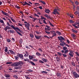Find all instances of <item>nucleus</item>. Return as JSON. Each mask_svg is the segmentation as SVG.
<instances>
[{"label": "nucleus", "mask_w": 79, "mask_h": 79, "mask_svg": "<svg viewBox=\"0 0 79 79\" xmlns=\"http://www.w3.org/2000/svg\"><path fill=\"white\" fill-rule=\"evenodd\" d=\"M46 26L47 27H46L45 28V32L46 34H50V32H49V31H50L51 28L47 25H46Z\"/></svg>", "instance_id": "1"}, {"label": "nucleus", "mask_w": 79, "mask_h": 79, "mask_svg": "<svg viewBox=\"0 0 79 79\" xmlns=\"http://www.w3.org/2000/svg\"><path fill=\"white\" fill-rule=\"evenodd\" d=\"M23 62H19V64L17 67H15L14 68L15 69H20L22 68V65H23Z\"/></svg>", "instance_id": "2"}, {"label": "nucleus", "mask_w": 79, "mask_h": 79, "mask_svg": "<svg viewBox=\"0 0 79 79\" xmlns=\"http://www.w3.org/2000/svg\"><path fill=\"white\" fill-rule=\"evenodd\" d=\"M24 23H26L24 24L25 26L27 28V30L29 31V27H30V24L29 23H27V22H24Z\"/></svg>", "instance_id": "3"}, {"label": "nucleus", "mask_w": 79, "mask_h": 79, "mask_svg": "<svg viewBox=\"0 0 79 79\" xmlns=\"http://www.w3.org/2000/svg\"><path fill=\"white\" fill-rule=\"evenodd\" d=\"M58 11H60V9L58 8L55 9L52 12V13L53 15H56V13L59 15V13Z\"/></svg>", "instance_id": "4"}, {"label": "nucleus", "mask_w": 79, "mask_h": 79, "mask_svg": "<svg viewBox=\"0 0 79 79\" xmlns=\"http://www.w3.org/2000/svg\"><path fill=\"white\" fill-rule=\"evenodd\" d=\"M73 76L75 78H78V77L79 78V75L76 72H74L73 73Z\"/></svg>", "instance_id": "5"}, {"label": "nucleus", "mask_w": 79, "mask_h": 79, "mask_svg": "<svg viewBox=\"0 0 79 79\" xmlns=\"http://www.w3.org/2000/svg\"><path fill=\"white\" fill-rule=\"evenodd\" d=\"M17 56H19V58H21L22 60H24V56H23V55L21 54H19V53H18V54H17Z\"/></svg>", "instance_id": "6"}, {"label": "nucleus", "mask_w": 79, "mask_h": 79, "mask_svg": "<svg viewBox=\"0 0 79 79\" xmlns=\"http://www.w3.org/2000/svg\"><path fill=\"white\" fill-rule=\"evenodd\" d=\"M11 28H12L13 29H14L16 31H17V30H18L19 31H20V29L18 27H15L14 26V25L12 26Z\"/></svg>", "instance_id": "7"}, {"label": "nucleus", "mask_w": 79, "mask_h": 79, "mask_svg": "<svg viewBox=\"0 0 79 79\" xmlns=\"http://www.w3.org/2000/svg\"><path fill=\"white\" fill-rule=\"evenodd\" d=\"M69 55L71 57H73V55H74L73 51L70 50V52L69 53Z\"/></svg>", "instance_id": "8"}, {"label": "nucleus", "mask_w": 79, "mask_h": 79, "mask_svg": "<svg viewBox=\"0 0 79 79\" xmlns=\"http://www.w3.org/2000/svg\"><path fill=\"white\" fill-rule=\"evenodd\" d=\"M58 38L59 40H65V39L63 37L61 36H60V37H58Z\"/></svg>", "instance_id": "9"}, {"label": "nucleus", "mask_w": 79, "mask_h": 79, "mask_svg": "<svg viewBox=\"0 0 79 79\" xmlns=\"http://www.w3.org/2000/svg\"><path fill=\"white\" fill-rule=\"evenodd\" d=\"M28 5V6H31L30 4L29 3H27V2H23V6H24L25 5Z\"/></svg>", "instance_id": "10"}, {"label": "nucleus", "mask_w": 79, "mask_h": 79, "mask_svg": "<svg viewBox=\"0 0 79 79\" xmlns=\"http://www.w3.org/2000/svg\"><path fill=\"white\" fill-rule=\"evenodd\" d=\"M11 29V27H9L8 26H6L4 28V30L5 31H6L8 29Z\"/></svg>", "instance_id": "11"}, {"label": "nucleus", "mask_w": 79, "mask_h": 79, "mask_svg": "<svg viewBox=\"0 0 79 79\" xmlns=\"http://www.w3.org/2000/svg\"><path fill=\"white\" fill-rule=\"evenodd\" d=\"M35 38L37 39L38 40H39L40 39V37H41V36H37L36 35H35Z\"/></svg>", "instance_id": "12"}, {"label": "nucleus", "mask_w": 79, "mask_h": 79, "mask_svg": "<svg viewBox=\"0 0 79 79\" xmlns=\"http://www.w3.org/2000/svg\"><path fill=\"white\" fill-rule=\"evenodd\" d=\"M25 52L26 53L25 54L24 56H25V57H27V56H29V52L26 51Z\"/></svg>", "instance_id": "13"}, {"label": "nucleus", "mask_w": 79, "mask_h": 79, "mask_svg": "<svg viewBox=\"0 0 79 79\" xmlns=\"http://www.w3.org/2000/svg\"><path fill=\"white\" fill-rule=\"evenodd\" d=\"M1 12L4 15H6V16H8V13L3 11V10H1Z\"/></svg>", "instance_id": "14"}, {"label": "nucleus", "mask_w": 79, "mask_h": 79, "mask_svg": "<svg viewBox=\"0 0 79 79\" xmlns=\"http://www.w3.org/2000/svg\"><path fill=\"white\" fill-rule=\"evenodd\" d=\"M45 13H48V14H49L50 13V11L49 9H45Z\"/></svg>", "instance_id": "15"}, {"label": "nucleus", "mask_w": 79, "mask_h": 79, "mask_svg": "<svg viewBox=\"0 0 79 79\" xmlns=\"http://www.w3.org/2000/svg\"><path fill=\"white\" fill-rule=\"evenodd\" d=\"M44 16L46 17L47 19H50V18H51V17H50L49 16H48V15L47 14L44 15Z\"/></svg>", "instance_id": "16"}, {"label": "nucleus", "mask_w": 79, "mask_h": 79, "mask_svg": "<svg viewBox=\"0 0 79 79\" xmlns=\"http://www.w3.org/2000/svg\"><path fill=\"white\" fill-rule=\"evenodd\" d=\"M9 51L10 52L11 54H13V55H15V53H16L15 52H14L13 51L10 50H9Z\"/></svg>", "instance_id": "17"}, {"label": "nucleus", "mask_w": 79, "mask_h": 79, "mask_svg": "<svg viewBox=\"0 0 79 79\" xmlns=\"http://www.w3.org/2000/svg\"><path fill=\"white\" fill-rule=\"evenodd\" d=\"M28 62L30 63H31L32 65L33 66H35V64L34 63L32 62L31 61H28Z\"/></svg>", "instance_id": "18"}, {"label": "nucleus", "mask_w": 79, "mask_h": 79, "mask_svg": "<svg viewBox=\"0 0 79 79\" xmlns=\"http://www.w3.org/2000/svg\"><path fill=\"white\" fill-rule=\"evenodd\" d=\"M56 75L58 77H59V78L61 77V73H56Z\"/></svg>", "instance_id": "19"}, {"label": "nucleus", "mask_w": 79, "mask_h": 79, "mask_svg": "<svg viewBox=\"0 0 79 79\" xmlns=\"http://www.w3.org/2000/svg\"><path fill=\"white\" fill-rule=\"evenodd\" d=\"M5 76L7 78H8V77H10V75L9 74H6L5 75Z\"/></svg>", "instance_id": "20"}, {"label": "nucleus", "mask_w": 79, "mask_h": 79, "mask_svg": "<svg viewBox=\"0 0 79 79\" xmlns=\"http://www.w3.org/2000/svg\"><path fill=\"white\" fill-rule=\"evenodd\" d=\"M76 59L77 60V62L78 63V64H79V58L77 56L76 57Z\"/></svg>", "instance_id": "21"}, {"label": "nucleus", "mask_w": 79, "mask_h": 79, "mask_svg": "<svg viewBox=\"0 0 79 79\" xmlns=\"http://www.w3.org/2000/svg\"><path fill=\"white\" fill-rule=\"evenodd\" d=\"M29 58L30 60H32V59H33V58H34V57H33V56L31 55H29Z\"/></svg>", "instance_id": "22"}, {"label": "nucleus", "mask_w": 79, "mask_h": 79, "mask_svg": "<svg viewBox=\"0 0 79 79\" xmlns=\"http://www.w3.org/2000/svg\"><path fill=\"white\" fill-rule=\"evenodd\" d=\"M19 64V62H15V66H16V67H17Z\"/></svg>", "instance_id": "23"}, {"label": "nucleus", "mask_w": 79, "mask_h": 79, "mask_svg": "<svg viewBox=\"0 0 79 79\" xmlns=\"http://www.w3.org/2000/svg\"><path fill=\"white\" fill-rule=\"evenodd\" d=\"M8 47H5V49H4V51L5 52H8Z\"/></svg>", "instance_id": "24"}, {"label": "nucleus", "mask_w": 79, "mask_h": 79, "mask_svg": "<svg viewBox=\"0 0 79 79\" xmlns=\"http://www.w3.org/2000/svg\"><path fill=\"white\" fill-rule=\"evenodd\" d=\"M9 32L11 33H13V34H14V33H15V31H13V30H10L9 31Z\"/></svg>", "instance_id": "25"}, {"label": "nucleus", "mask_w": 79, "mask_h": 79, "mask_svg": "<svg viewBox=\"0 0 79 79\" xmlns=\"http://www.w3.org/2000/svg\"><path fill=\"white\" fill-rule=\"evenodd\" d=\"M7 20H8V21H9V23H10V24H11V23H12V22H11V20H10V19L7 18Z\"/></svg>", "instance_id": "26"}, {"label": "nucleus", "mask_w": 79, "mask_h": 79, "mask_svg": "<svg viewBox=\"0 0 79 79\" xmlns=\"http://www.w3.org/2000/svg\"><path fill=\"white\" fill-rule=\"evenodd\" d=\"M36 55H37V56H40L41 54L39 52H37L36 53Z\"/></svg>", "instance_id": "27"}, {"label": "nucleus", "mask_w": 79, "mask_h": 79, "mask_svg": "<svg viewBox=\"0 0 79 79\" xmlns=\"http://www.w3.org/2000/svg\"><path fill=\"white\" fill-rule=\"evenodd\" d=\"M72 31L73 32H74V33H77V31L74 30V29H72Z\"/></svg>", "instance_id": "28"}, {"label": "nucleus", "mask_w": 79, "mask_h": 79, "mask_svg": "<svg viewBox=\"0 0 79 79\" xmlns=\"http://www.w3.org/2000/svg\"><path fill=\"white\" fill-rule=\"evenodd\" d=\"M63 49L64 50H66L68 49V48L66 46H64L63 47Z\"/></svg>", "instance_id": "29"}, {"label": "nucleus", "mask_w": 79, "mask_h": 79, "mask_svg": "<svg viewBox=\"0 0 79 79\" xmlns=\"http://www.w3.org/2000/svg\"><path fill=\"white\" fill-rule=\"evenodd\" d=\"M7 26H10V27H11L12 26H13V25H11L10 24V23H9V22H7Z\"/></svg>", "instance_id": "30"}, {"label": "nucleus", "mask_w": 79, "mask_h": 79, "mask_svg": "<svg viewBox=\"0 0 79 79\" xmlns=\"http://www.w3.org/2000/svg\"><path fill=\"white\" fill-rule=\"evenodd\" d=\"M10 18L11 19V20L12 21H13V22H14V23H15V22H16L15 21V19H13L12 17H10Z\"/></svg>", "instance_id": "31"}, {"label": "nucleus", "mask_w": 79, "mask_h": 79, "mask_svg": "<svg viewBox=\"0 0 79 79\" xmlns=\"http://www.w3.org/2000/svg\"><path fill=\"white\" fill-rule=\"evenodd\" d=\"M56 32L57 34H58V35H61V32H60L59 31H56Z\"/></svg>", "instance_id": "32"}, {"label": "nucleus", "mask_w": 79, "mask_h": 79, "mask_svg": "<svg viewBox=\"0 0 79 79\" xmlns=\"http://www.w3.org/2000/svg\"><path fill=\"white\" fill-rule=\"evenodd\" d=\"M40 17H41V19H45V20H46V18H44V17H43L42 16H40Z\"/></svg>", "instance_id": "33"}, {"label": "nucleus", "mask_w": 79, "mask_h": 79, "mask_svg": "<svg viewBox=\"0 0 79 79\" xmlns=\"http://www.w3.org/2000/svg\"><path fill=\"white\" fill-rule=\"evenodd\" d=\"M64 53L65 54H66V53H68L69 51H68V49H67L66 50H65Z\"/></svg>", "instance_id": "34"}, {"label": "nucleus", "mask_w": 79, "mask_h": 79, "mask_svg": "<svg viewBox=\"0 0 79 79\" xmlns=\"http://www.w3.org/2000/svg\"><path fill=\"white\" fill-rule=\"evenodd\" d=\"M16 32H17V33L18 34H19V35H21V36H22L23 35H22L21 34V33H20L19 31H16Z\"/></svg>", "instance_id": "35"}, {"label": "nucleus", "mask_w": 79, "mask_h": 79, "mask_svg": "<svg viewBox=\"0 0 79 79\" xmlns=\"http://www.w3.org/2000/svg\"><path fill=\"white\" fill-rule=\"evenodd\" d=\"M30 36L31 37V38H33V37H34V35H33V34L32 33L30 34Z\"/></svg>", "instance_id": "36"}, {"label": "nucleus", "mask_w": 79, "mask_h": 79, "mask_svg": "<svg viewBox=\"0 0 79 79\" xmlns=\"http://www.w3.org/2000/svg\"><path fill=\"white\" fill-rule=\"evenodd\" d=\"M64 45H65V44L64 43H60V46H62V47H64Z\"/></svg>", "instance_id": "37"}, {"label": "nucleus", "mask_w": 79, "mask_h": 79, "mask_svg": "<svg viewBox=\"0 0 79 79\" xmlns=\"http://www.w3.org/2000/svg\"><path fill=\"white\" fill-rule=\"evenodd\" d=\"M49 24L50 25V26H52V27H54V25H53V24H52L50 23V21H49Z\"/></svg>", "instance_id": "38"}, {"label": "nucleus", "mask_w": 79, "mask_h": 79, "mask_svg": "<svg viewBox=\"0 0 79 79\" xmlns=\"http://www.w3.org/2000/svg\"><path fill=\"white\" fill-rule=\"evenodd\" d=\"M42 60L44 62H47V60L43 58L42 59Z\"/></svg>", "instance_id": "39"}, {"label": "nucleus", "mask_w": 79, "mask_h": 79, "mask_svg": "<svg viewBox=\"0 0 79 79\" xmlns=\"http://www.w3.org/2000/svg\"><path fill=\"white\" fill-rule=\"evenodd\" d=\"M14 58H15V60H18V59H19L18 57L17 56H15Z\"/></svg>", "instance_id": "40"}, {"label": "nucleus", "mask_w": 79, "mask_h": 79, "mask_svg": "<svg viewBox=\"0 0 79 79\" xmlns=\"http://www.w3.org/2000/svg\"><path fill=\"white\" fill-rule=\"evenodd\" d=\"M40 2H41L44 5H45V4H46V3H45V2L44 1H40Z\"/></svg>", "instance_id": "41"}, {"label": "nucleus", "mask_w": 79, "mask_h": 79, "mask_svg": "<svg viewBox=\"0 0 79 79\" xmlns=\"http://www.w3.org/2000/svg\"><path fill=\"white\" fill-rule=\"evenodd\" d=\"M42 73H44V74H47L48 73V72L45 71H43L42 72Z\"/></svg>", "instance_id": "42"}, {"label": "nucleus", "mask_w": 79, "mask_h": 79, "mask_svg": "<svg viewBox=\"0 0 79 79\" xmlns=\"http://www.w3.org/2000/svg\"><path fill=\"white\" fill-rule=\"evenodd\" d=\"M6 41L7 42L9 43V42H11V40H10V39H7Z\"/></svg>", "instance_id": "43"}, {"label": "nucleus", "mask_w": 79, "mask_h": 79, "mask_svg": "<svg viewBox=\"0 0 79 79\" xmlns=\"http://www.w3.org/2000/svg\"><path fill=\"white\" fill-rule=\"evenodd\" d=\"M62 55H63L64 57H67V55L65 53L62 54Z\"/></svg>", "instance_id": "44"}, {"label": "nucleus", "mask_w": 79, "mask_h": 79, "mask_svg": "<svg viewBox=\"0 0 79 79\" xmlns=\"http://www.w3.org/2000/svg\"><path fill=\"white\" fill-rule=\"evenodd\" d=\"M25 78L26 79H31V78H30V77H29L27 76H25Z\"/></svg>", "instance_id": "45"}, {"label": "nucleus", "mask_w": 79, "mask_h": 79, "mask_svg": "<svg viewBox=\"0 0 79 79\" xmlns=\"http://www.w3.org/2000/svg\"><path fill=\"white\" fill-rule=\"evenodd\" d=\"M77 23H75V24H74L73 25V26H74L75 27H76L75 26H76V25H77Z\"/></svg>", "instance_id": "46"}, {"label": "nucleus", "mask_w": 79, "mask_h": 79, "mask_svg": "<svg viewBox=\"0 0 79 79\" xmlns=\"http://www.w3.org/2000/svg\"><path fill=\"white\" fill-rule=\"evenodd\" d=\"M57 54H58V55H59V56H61V55H62V54H61V53L60 52H58Z\"/></svg>", "instance_id": "47"}, {"label": "nucleus", "mask_w": 79, "mask_h": 79, "mask_svg": "<svg viewBox=\"0 0 79 79\" xmlns=\"http://www.w3.org/2000/svg\"><path fill=\"white\" fill-rule=\"evenodd\" d=\"M24 61H28H28H30V60H28V59L26 58V59H25L24 60Z\"/></svg>", "instance_id": "48"}, {"label": "nucleus", "mask_w": 79, "mask_h": 79, "mask_svg": "<svg viewBox=\"0 0 79 79\" xmlns=\"http://www.w3.org/2000/svg\"><path fill=\"white\" fill-rule=\"evenodd\" d=\"M33 21H35V20H37V19L35 18H33Z\"/></svg>", "instance_id": "49"}, {"label": "nucleus", "mask_w": 79, "mask_h": 79, "mask_svg": "<svg viewBox=\"0 0 79 79\" xmlns=\"http://www.w3.org/2000/svg\"><path fill=\"white\" fill-rule=\"evenodd\" d=\"M13 77H15V78H16V79H17V78H18V76L17 75H14L13 76Z\"/></svg>", "instance_id": "50"}, {"label": "nucleus", "mask_w": 79, "mask_h": 79, "mask_svg": "<svg viewBox=\"0 0 79 79\" xmlns=\"http://www.w3.org/2000/svg\"><path fill=\"white\" fill-rule=\"evenodd\" d=\"M56 34L55 33H53L52 37H53L56 36Z\"/></svg>", "instance_id": "51"}, {"label": "nucleus", "mask_w": 79, "mask_h": 79, "mask_svg": "<svg viewBox=\"0 0 79 79\" xmlns=\"http://www.w3.org/2000/svg\"><path fill=\"white\" fill-rule=\"evenodd\" d=\"M15 7L16 8H18V9H19V8H20V7L17 6H15Z\"/></svg>", "instance_id": "52"}, {"label": "nucleus", "mask_w": 79, "mask_h": 79, "mask_svg": "<svg viewBox=\"0 0 79 79\" xmlns=\"http://www.w3.org/2000/svg\"><path fill=\"white\" fill-rule=\"evenodd\" d=\"M43 21L44 23L45 24H47V22H46L45 20H44Z\"/></svg>", "instance_id": "53"}, {"label": "nucleus", "mask_w": 79, "mask_h": 79, "mask_svg": "<svg viewBox=\"0 0 79 79\" xmlns=\"http://www.w3.org/2000/svg\"><path fill=\"white\" fill-rule=\"evenodd\" d=\"M34 15L35 16H37V17H40V16H39V15H37V14H35Z\"/></svg>", "instance_id": "54"}, {"label": "nucleus", "mask_w": 79, "mask_h": 79, "mask_svg": "<svg viewBox=\"0 0 79 79\" xmlns=\"http://www.w3.org/2000/svg\"><path fill=\"white\" fill-rule=\"evenodd\" d=\"M38 50H39L40 52H42V49L40 48H39L38 49Z\"/></svg>", "instance_id": "55"}, {"label": "nucleus", "mask_w": 79, "mask_h": 79, "mask_svg": "<svg viewBox=\"0 0 79 79\" xmlns=\"http://www.w3.org/2000/svg\"><path fill=\"white\" fill-rule=\"evenodd\" d=\"M28 71H29L30 72H33V70L31 69H28L27 70Z\"/></svg>", "instance_id": "56"}, {"label": "nucleus", "mask_w": 79, "mask_h": 79, "mask_svg": "<svg viewBox=\"0 0 79 79\" xmlns=\"http://www.w3.org/2000/svg\"><path fill=\"white\" fill-rule=\"evenodd\" d=\"M25 47L26 48H28V49H30V48L29 47H28V46H27V45Z\"/></svg>", "instance_id": "57"}, {"label": "nucleus", "mask_w": 79, "mask_h": 79, "mask_svg": "<svg viewBox=\"0 0 79 79\" xmlns=\"http://www.w3.org/2000/svg\"><path fill=\"white\" fill-rule=\"evenodd\" d=\"M12 66H15V63H13L11 65Z\"/></svg>", "instance_id": "58"}, {"label": "nucleus", "mask_w": 79, "mask_h": 79, "mask_svg": "<svg viewBox=\"0 0 79 79\" xmlns=\"http://www.w3.org/2000/svg\"><path fill=\"white\" fill-rule=\"evenodd\" d=\"M35 5H36V6H39V3H35Z\"/></svg>", "instance_id": "59"}, {"label": "nucleus", "mask_w": 79, "mask_h": 79, "mask_svg": "<svg viewBox=\"0 0 79 79\" xmlns=\"http://www.w3.org/2000/svg\"><path fill=\"white\" fill-rule=\"evenodd\" d=\"M69 23H74V21H73L72 20H70L69 21Z\"/></svg>", "instance_id": "60"}, {"label": "nucleus", "mask_w": 79, "mask_h": 79, "mask_svg": "<svg viewBox=\"0 0 79 79\" xmlns=\"http://www.w3.org/2000/svg\"><path fill=\"white\" fill-rule=\"evenodd\" d=\"M64 44H65V46H67L68 47H69V45L66 44V43H64Z\"/></svg>", "instance_id": "61"}, {"label": "nucleus", "mask_w": 79, "mask_h": 79, "mask_svg": "<svg viewBox=\"0 0 79 79\" xmlns=\"http://www.w3.org/2000/svg\"><path fill=\"white\" fill-rule=\"evenodd\" d=\"M71 35L72 37H75V35L74 34H72Z\"/></svg>", "instance_id": "62"}, {"label": "nucleus", "mask_w": 79, "mask_h": 79, "mask_svg": "<svg viewBox=\"0 0 79 79\" xmlns=\"http://www.w3.org/2000/svg\"><path fill=\"white\" fill-rule=\"evenodd\" d=\"M74 14H75V15H77V14H78V12H77V11H76L75 12Z\"/></svg>", "instance_id": "63"}, {"label": "nucleus", "mask_w": 79, "mask_h": 79, "mask_svg": "<svg viewBox=\"0 0 79 79\" xmlns=\"http://www.w3.org/2000/svg\"><path fill=\"white\" fill-rule=\"evenodd\" d=\"M75 4L76 5H79V2H78L77 1H76L75 2Z\"/></svg>", "instance_id": "64"}]
</instances>
